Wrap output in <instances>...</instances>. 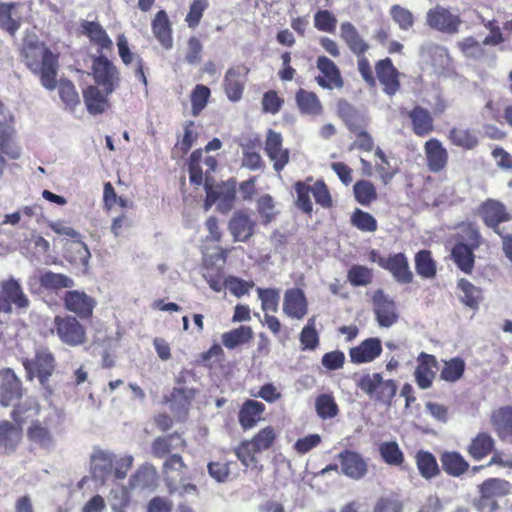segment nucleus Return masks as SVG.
<instances>
[{
	"mask_svg": "<svg viewBox=\"0 0 512 512\" xmlns=\"http://www.w3.org/2000/svg\"><path fill=\"white\" fill-rule=\"evenodd\" d=\"M20 58L45 89L53 91L56 88L59 55L53 53L44 42L25 40L20 49Z\"/></svg>",
	"mask_w": 512,
	"mask_h": 512,
	"instance_id": "obj_1",
	"label": "nucleus"
},
{
	"mask_svg": "<svg viewBox=\"0 0 512 512\" xmlns=\"http://www.w3.org/2000/svg\"><path fill=\"white\" fill-rule=\"evenodd\" d=\"M20 58L45 89L53 91L56 88L59 55L53 53L44 42L25 40L20 49Z\"/></svg>",
	"mask_w": 512,
	"mask_h": 512,
	"instance_id": "obj_2",
	"label": "nucleus"
},
{
	"mask_svg": "<svg viewBox=\"0 0 512 512\" xmlns=\"http://www.w3.org/2000/svg\"><path fill=\"white\" fill-rule=\"evenodd\" d=\"M20 58L45 89L53 91L56 88L59 55L53 53L44 42L25 40L20 49Z\"/></svg>",
	"mask_w": 512,
	"mask_h": 512,
	"instance_id": "obj_3",
	"label": "nucleus"
},
{
	"mask_svg": "<svg viewBox=\"0 0 512 512\" xmlns=\"http://www.w3.org/2000/svg\"><path fill=\"white\" fill-rule=\"evenodd\" d=\"M278 440V432L272 425L259 429L251 438L241 440L233 448V453L246 469L260 473L263 465L260 463L259 455L272 450Z\"/></svg>",
	"mask_w": 512,
	"mask_h": 512,
	"instance_id": "obj_4",
	"label": "nucleus"
},
{
	"mask_svg": "<svg viewBox=\"0 0 512 512\" xmlns=\"http://www.w3.org/2000/svg\"><path fill=\"white\" fill-rule=\"evenodd\" d=\"M206 167L203 176V184L206 192L204 210L208 211L214 204L221 213H228L236 200V182L234 180L222 181L216 185L211 183L210 174L215 171L218 162L215 157L207 156L204 159Z\"/></svg>",
	"mask_w": 512,
	"mask_h": 512,
	"instance_id": "obj_5",
	"label": "nucleus"
},
{
	"mask_svg": "<svg viewBox=\"0 0 512 512\" xmlns=\"http://www.w3.org/2000/svg\"><path fill=\"white\" fill-rule=\"evenodd\" d=\"M133 457L125 455L116 457L113 453L96 450L91 456L90 470L93 479L105 483L110 477L116 480L126 478L133 466Z\"/></svg>",
	"mask_w": 512,
	"mask_h": 512,
	"instance_id": "obj_6",
	"label": "nucleus"
},
{
	"mask_svg": "<svg viewBox=\"0 0 512 512\" xmlns=\"http://www.w3.org/2000/svg\"><path fill=\"white\" fill-rule=\"evenodd\" d=\"M161 473L169 494L184 496L197 492V486L191 483L189 467L180 453H174L164 460Z\"/></svg>",
	"mask_w": 512,
	"mask_h": 512,
	"instance_id": "obj_7",
	"label": "nucleus"
},
{
	"mask_svg": "<svg viewBox=\"0 0 512 512\" xmlns=\"http://www.w3.org/2000/svg\"><path fill=\"white\" fill-rule=\"evenodd\" d=\"M22 365L28 381L37 379L46 391L52 393L49 379L56 370V359L49 348L40 347L35 351L32 358L23 359Z\"/></svg>",
	"mask_w": 512,
	"mask_h": 512,
	"instance_id": "obj_8",
	"label": "nucleus"
},
{
	"mask_svg": "<svg viewBox=\"0 0 512 512\" xmlns=\"http://www.w3.org/2000/svg\"><path fill=\"white\" fill-rule=\"evenodd\" d=\"M478 497L473 505L479 512H495L499 509L498 499L511 493L512 485L501 478H488L477 486Z\"/></svg>",
	"mask_w": 512,
	"mask_h": 512,
	"instance_id": "obj_9",
	"label": "nucleus"
},
{
	"mask_svg": "<svg viewBox=\"0 0 512 512\" xmlns=\"http://www.w3.org/2000/svg\"><path fill=\"white\" fill-rule=\"evenodd\" d=\"M53 326V331L59 340L69 347H78L87 342L86 327L80 319L71 314L56 315Z\"/></svg>",
	"mask_w": 512,
	"mask_h": 512,
	"instance_id": "obj_10",
	"label": "nucleus"
},
{
	"mask_svg": "<svg viewBox=\"0 0 512 512\" xmlns=\"http://www.w3.org/2000/svg\"><path fill=\"white\" fill-rule=\"evenodd\" d=\"M356 387L369 397L375 398L384 404H391L397 393V384L394 380H384L381 373L364 374L356 381Z\"/></svg>",
	"mask_w": 512,
	"mask_h": 512,
	"instance_id": "obj_11",
	"label": "nucleus"
},
{
	"mask_svg": "<svg viewBox=\"0 0 512 512\" xmlns=\"http://www.w3.org/2000/svg\"><path fill=\"white\" fill-rule=\"evenodd\" d=\"M91 75L95 82L94 86L102 88L107 94H112L119 87V69L102 54L93 57Z\"/></svg>",
	"mask_w": 512,
	"mask_h": 512,
	"instance_id": "obj_12",
	"label": "nucleus"
},
{
	"mask_svg": "<svg viewBox=\"0 0 512 512\" xmlns=\"http://www.w3.org/2000/svg\"><path fill=\"white\" fill-rule=\"evenodd\" d=\"M478 213L484 225L500 237H503L504 232L500 225L512 220V214L505 204L492 198H488L480 204Z\"/></svg>",
	"mask_w": 512,
	"mask_h": 512,
	"instance_id": "obj_13",
	"label": "nucleus"
},
{
	"mask_svg": "<svg viewBox=\"0 0 512 512\" xmlns=\"http://www.w3.org/2000/svg\"><path fill=\"white\" fill-rule=\"evenodd\" d=\"M64 308L76 318L87 321L92 319L97 300L81 290H67L62 296Z\"/></svg>",
	"mask_w": 512,
	"mask_h": 512,
	"instance_id": "obj_14",
	"label": "nucleus"
},
{
	"mask_svg": "<svg viewBox=\"0 0 512 512\" xmlns=\"http://www.w3.org/2000/svg\"><path fill=\"white\" fill-rule=\"evenodd\" d=\"M399 112L402 118L408 120L409 127L415 136L425 138L434 132V117L427 108L416 104L411 109L400 108Z\"/></svg>",
	"mask_w": 512,
	"mask_h": 512,
	"instance_id": "obj_15",
	"label": "nucleus"
},
{
	"mask_svg": "<svg viewBox=\"0 0 512 512\" xmlns=\"http://www.w3.org/2000/svg\"><path fill=\"white\" fill-rule=\"evenodd\" d=\"M426 23L433 30L453 35L459 32L462 19L448 8L436 5L427 11Z\"/></svg>",
	"mask_w": 512,
	"mask_h": 512,
	"instance_id": "obj_16",
	"label": "nucleus"
},
{
	"mask_svg": "<svg viewBox=\"0 0 512 512\" xmlns=\"http://www.w3.org/2000/svg\"><path fill=\"white\" fill-rule=\"evenodd\" d=\"M250 68L245 64H237L227 69L223 79V90L231 102L241 100Z\"/></svg>",
	"mask_w": 512,
	"mask_h": 512,
	"instance_id": "obj_17",
	"label": "nucleus"
},
{
	"mask_svg": "<svg viewBox=\"0 0 512 512\" xmlns=\"http://www.w3.org/2000/svg\"><path fill=\"white\" fill-rule=\"evenodd\" d=\"M264 151L270 161L273 163V169L278 174L283 171L290 161V151L283 147V137L281 133L269 129L266 134Z\"/></svg>",
	"mask_w": 512,
	"mask_h": 512,
	"instance_id": "obj_18",
	"label": "nucleus"
},
{
	"mask_svg": "<svg viewBox=\"0 0 512 512\" xmlns=\"http://www.w3.org/2000/svg\"><path fill=\"white\" fill-rule=\"evenodd\" d=\"M373 312L381 327L389 328L399 319L396 303L382 289H378L372 296Z\"/></svg>",
	"mask_w": 512,
	"mask_h": 512,
	"instance_id": "obj_19",
	"label": "nucleus"
},
{
	"mask_svg": "<svg viewBox=\"0 0 512 512\" xmlns=\"http://www.w3.org/2000/svg\"><path fill=\"white\" fill-rule=\"evenodd\" d=\"M0 288V312L10 313L13 304L20 309L29 306L28 297L23 292L20 283L14 278L2 281Z\"/></svg>",
	"mask_w": 512,
	"mask_h": 512,
	"instance_id": "obj_20",
	"label": "nucleus"
},
{
	"mask_svg": "<svg viewBox=\"0 0 512 512\" xmlns=\"http://www.w3.org/2000/svg\"><path fill=\"white\" fill-rule=\"evenodd\" d=\"M375 77L382 86L383 92L389 96L395 95L401 88L400 72L389 57L375 63Z\"/></svg>",
	"mask_w": 512,
	"mask_h": 512,
	"instance_id": "obj_21",
	"label": "nucleus"
},
{
	"mask_svg": "<svg viewBox=\"0 0 512 512\" xmlns=\"http://www.w3.org/2000/svg\"><path fill=\"white\" fill-rule=\"evenodd\" d=\"M378 265L388 271L394 280L400 284H410L414 275L410 269L408 258L402 252L391 254L386 258H380Z\"/></svg>",
	"mask_w": 512,
	"mask_h": 512,
	"instance_id": "obj_22",
	"label": "nucleus"
},
{
	"mask_svg": "<svg viewBox=\"0 0 512 512\" xmlns=\"http://www.w3.org/2000/svg\"><path fill=\"white\" fill-rule=\"evenodd\" d=\"M187 448V442L178 432L156 437L151 443V454L157 459H166L174 453H180Z\"/></svg>",
	"mask_w": 512,
	"mask_h": 512,
	"instance_id": "obj_23",
	"label": "nucleus"
},
{
	"mask_svg": "<svg viewBox=\"0 0 512 512\" xmlns=\"http://www.w3.org/2000/svg\"><path fill=\"white\" fill-rule=\"evenodd\" d=\"M23 392L22 381L14 370L11 368L3 369L1 371L0 405L3 407L10 406L14 401L22 398Z\"/></svg>",
	"mask_w": 512,
	"mask_h": 512,
	"instance_id": "obj_24",
	"label": "nucleus"
},
{
	"mask_svg": "<svg viewBox=\"0 0 512 512\" xmlns=\"http://www.w3.org/2000/svg\"><path fill=\"white\" fill-rule=\"evenodd\" d=\"M316 67L320 71V75L315 78L317 84L324 88L332 90L340 89L344 85V81L338 66L327 56H319L316 60Z\"/></svg>",
	"mask_w": 512,
	"mask_h": 512,
	"instance_id": "obj_25",
	"label": "nucleus"
},
{
	"mask_svg": "<svg viewBox=\"0 0 512 512\" xmlns=\"http://www.w3.org/2000/svg\"><path fill=\"white\" fill-rule=\"evenodd\" d=\"M266 406L264 403L246 399L239 407L237 420L241 429L246 432L254 429L261 421L264 420Z\"/></svg>",
	"mask_w": 512,
	"mask_h": 512,
	"instance_id": "obj_26",
	"label": "nucleus"
},
{
	"mask_svg": "<svg viewBox=\"0 0 512 512\" xmlns=\"http://www.w3.org/2000/svg\"><path fill=\"white\" fill-rule=\"evenodd\" d=\"M221 147V140L219 138H213L207 143L204 149L199 148L191 153L188 161V173L189 180L192 185L201 186L203 184V176L205 174V170L202 169V164H204V159L207 157L203 156L204 151L210 152L219 150Z\"/></svg>",
	"mask_w": 512,
	"mask_h": 512,
	"instance_id": "obj_27",
	"label": "nucleus"
},
{
	"mask_svg": "<svg viewBox=\"0 0 512 512\" xmlns=\"http://www.w3.org/2000/svg\"><path fill=\"white\" fill-rule=\"evenodd\" d=\"M424 154L430 172L439 173L447 167L449 154L439 139L430 138L427 140L424 143Z\"/></svg>",
	"mask_w": 512,
	"mask_h": 512,
	"instance_id": "obj_28",
	"label": "nucleus"
},
{
	"mask_svg": "<svg viewBox=\"0 0 512 512\" xmlns=\"http://www.w3.org/2000/svg\"><path fill=\"white\" fill-rule=\"evenodd\" d=\"M437 368L438 361L434 355L426 352H421L418 355L414 377L420 389L425 390L432 386Z\"/></svg>",
	"mask_w": 512,
	"mask_h": 512,
	"instance_id": "obj_29",
	"label": "nucleus"
},
{
	"mask_svg": "<svg viewBox=\"0 0 512 512\" xmlns=\"http://www.w3.org/2000/svg\"><path fill=\"white\" fill-rule=\"evenodd\" d=\"M341 471L347 477L360 480L368 472V466L365 459L358 452L345 449L338 454Z\"/></svg>",
	"mask_w": 512,
	"mask_h": 512,
	"instance_id": "obj_30",
	"label": "nucleus"
},
{
	"mask_svg": "<svg viewBox=\"0 0 512 512\" xmlns=\"http://www.w3.org/2000/svg\"><path fill=\"white\" fill-rule=\"evenodd\" d=\"M256 221L244 211H237L228 222V229L235 242H247L255 233Z\"/></svg>",
	"mask_w": 512,
	"mask_h": 512,
	"instance_id": "obj_31",
	"label": "nucleus"
},
{
	"mask_svg": "<svg viewBox=\"0 0 512 512\" xmlns=\"http://www.w3.org/2000/svg\"><path fill=\"white\" fill-rule=\"evenodd\" d=\"M383 351L382 342L377 337L363 340L359 345L349 349L350 361L354 364L370 363L377 359Z\"/></svg>",
	"mask_w": 512,
	"mask_h": 512,
	"instance_id": "obj_32",
	"label": "nucleus"
},
{
	"mask_svg": "<svg viewBox=\"0 0 512 512\" xmlns=\"http://www.w3.org/2000/svg\"><path fill=\"white\" fill-rule=\"evenodd\" d=\"M283 311L292 319L301 320L306 316L308 312V301L302 289L295 287L285 291Z\"/></svg>",
	"mask_w": 512,
	"mask_h": 512,
	"instance_id": "obj_33",
	"label": "nucleus"
},
{
	"mask_svg": "<svg viewBox=\"0 0 512 512\" xmlns=\"http://www.w3.org/2000/svg\"><path fill=\"white\" fill-rule=\"evenodd\" d=\"M496 448V441L486 431H480L473 436L466 446V453L474 461H481L491 455Z\"/></svg>",
	"mask_w": 512,
	"mask_h": 512,
	"instance_id": "obj_34",
	"label": "nucleus"
},
{
	"mask_svg": "<svg viewBox=\"0 0 512 512\" xmlns=\"http://www.w3.org/2000/svg\"><path fill=\"white\" fill-rule=\"evenodd\" d=\"M151 29L155 39L165 50L173 47V29L168 14L165 10L156 12L151 21Z\"/></svg>",
	"mask_w": 512,
	"mask_h": 512,
	"instance_id": "obj_35",
	"label": "nucleus"
},
{
	"mask_svg": "<svg viewBox=\"0 0 512 512\" xmlns=\"http://www.w3.org/2000/svg\"><path fill=\"white\" fill-rule=\"evenodd\" d=\"M195 391L188 388H173L169 396L165 397V403H169L170 410L179 420L187 417L191 401Z\"/></svg>",
	"mask_w": 512,
	"mask_h": 512,
	"instance_id": "obj_36",
	"label": "nucleus"
},
{
	"mask_svg": "<svg viewBox=\"0 0 512 512\" xmlns=\"http://www.w3.org/2000/svg\"><path fill=\"white\" fill-rule=\"evenodd\" d=\"M23 429L21 426L8 420L0 421V452L11 454L16 451L22 441Z\"/></svg>",
	"mask_w": 512,
	"mask_h": 512,
	"instance_id": "obj_37",
	"label": "nucleus"
},
{
	"mask_svg": "<svg viewBox=\"0 0 512 512\" xmlns=\"http://www.w3.org/2000/svg\"><path fill=\"white\" fill-rule=\"evenodd\" d=\"M491 423L499 439L512 444V406H504L494 411Z\"/></svg>",
	"mask_w": 512,
	"mask_h": 512,
	"instance_id": "obj_38",
	"label": "nucleus"
},
{
	"mask_svg": "<svg viewBox=\"0 0 512 512\" xmlns=\"http://www.w3.org/2000/svg\"><path fill=\"white\" fill-rule=\"evenodd\" d=\"M110 94L100 90V87L89 85L83 91V99L87 111L91 115H99L104 113L110 108L109 97Z\"/></svg>",
	"mask_w": 512,
	"mask_h": 512,
	"instance_id": "obj_39",
	"label": "nucleus"
},
{
	"mask_svg": "<svg viewBox=\"0 0 512 512\" xmlns=\"http://www.w3.org/2000/svg\"><path fill=\"white\" fill-rule=\"evenodd\" d=\"M27 438L31 443L40 448L50 449L53 446L54 438L52 430L48 424V419L43 422L39 420L32 421L26 432Z\"/></svg>",
	"mask_w": 512,
	"mask_h": 512,
	"instance_id": "obj_40",
	"label": "nucleus"
},
{
	"mask_svg": "<svg viewBox=\"0 0 512 512\" xmlns=\"http://www.w3.org/2000/svg\"><path fill=\"white\" fill-rule=\"evenodd\" d=\"M340 36L350 51L356 56L364 55L369 49V45L364 41L351 22H343L341 24Z\"/></svg>",
	"mask_w": 512,
	"mask_h": 512,
	"instance_id": "obj_41",
	"label": "nucleus"
},
{
	"mask_svg": "<svg viewBox=\"0 0 512 512\" xmlns=\"http://www.w3.org/2000/svg\"><path fill=\"white\" fill-rule=\"evenodd\" d=\"M82 32L89 38L90 42L98 47L101 53L104 49L111 50L113 42L105 29L95 21H83L81 23Z\"/></svg>",
	"mask_w": 512,
	"mask_h": 512,
	"instance_id": "obj_42",
	"label": "nucleus"
},
{
	"mask_svg": "<svg viewBox=\"0 0 512 512\" xmlns=\"http://www.w3.org/2000/svg\"><path fill=\"white\" fill-rule=\"evenodd\" d=\"M21 156V148L12 139L11 133L0 127V178L6 169V158L17 160Z\"/></svg>",
	"mask_w": 512,
	"mask_h": 512,
	"instance_id": "obj_43",
	"label": "nucleus"
},
{
	"mask_svg": "<svg viewBox=\"0 0 512 512\" xmlns=\"http://www.w3.org/2000/svg\"><path fill=\"white\" fill-rule=\"evenodd\" d=\"M440 461L444 472L452 477H460L469 470V463L463 455L457 451H445L440 455Z\"/></svg>",
	"mask_w": 512,
	"mask_h": 512,
	"instance_id": "obj_44",
	"label": "nucleus"
},
{
	"mask_svg": "<svg viewBox=\"0 0 512 512\" xmlns=\"http://www.w3.org/2000/svg\"><path fill=\"white\" fill-rule=\"evenodd\" d=\"M475 248L464 242H457L451 250V258L455 265L465 274H471L475 266Z\"/></svg>",
	"mask_w": 512,
	"mask_h": 512,
	"instance_id": "obj_45",
	"label": "nucleus"
},
{
	"mask_svg": "<svg viewBox=\"0 0 512 512\" xmlns=\"http://www.w3.org/2000/svg\"><path fill=\"white\" fill-rule=\"evenodd\" d=\"M295 100L301 114L319 116L323 112V106L316 93L299 89L296 92Z\"/></svg>",
	"mask_w": 512,
	"mask_h": 512,
	"instance_id": "obj_46",
	"label": "nucleus"
},
{
	"mask_svg": "<svg viewBox=\"0 0 512 512\" xmlns=\"http://www.w3.org/2000/svg\"><path fill=\"white\" fill-rule=\"evenodd\" d=\"M158 474L156 468L151 464L140 466L129 479L131 489H150L157 484Z\"/></svg>",
	"mask_w": 512,
	"mask_h": 512,
	"instance_id": "obj_47",
	"label": "nucleus"
},
{
	"mask_svg": "<svg viewBox=\"0 0 512 512\" xmlns=\"http://www.w3.org/2000/svg\"><path fill=\"white\" fill-rule=\"evenodd\" d=\"M337 115L344 122L350 131H358L364 127L363 116L359 111L345 99L337 102Z\"/></svg>",
	"mask_w": 512,
	"mask_h": 512,
	"instance_id": "obj_48",
	"label": "nucleus"
},
{
	"mask_svg": "<svg viewBox=\"0 0 512 512\" xmlns=\"http://www.w3.org/2000/svg\"><path fill=\"white\" fill-rule=\"evenodd\" d=\"M19 3L0 2V28L14 36L21 26V17L16 12Z\"/></svg>",
	"mask_w": 512,
	"mask_h": 512,
	"instance_id": "obj_49",
	"label": "nucleus"
},
{
	"mask_svg": "<svg viewBox=\"0 0 512 512\" xmlns=\"http://www.w3.org/2000/svg\"><path fill=\"white\" fill-rule=\"evenodd\" d=\"M415 461L419 474L426 480L437 477L441 472L436 457L429 451L419 450Z\"/></svg>",
	"mask_w": 512,
	"mask_h": 512,
	"instance_id": "obj_50",
	"label": "nucleus"
},
{
	"mask_svg": "<svg viewBox=\"0 0 512 512\" xmlns=\"http://www.w3.org/2000/svg\"><path fill=\"white\" fill-rule=\"evenodd\" d=\"M448 139L451 144L464 150H473L479 144L476 133L469 128H451L448 134Z\"/></svg>",
	"mask_w": 512,
	"mask_h": 512,
	"instance_id": "obj_51",
	"label": "nucleus"
},
{
	"mask_svg": "<svg viewBox=\"0 0 512 512\" xmlns=\"http://www.w3.org/2000/svg\"><path fill=\"white\" fill-rule=\"evenodd\" d=\"M415 270L417 274L424 279H432L437 274V264L432 256V252L422 249L414 257Z\"/></svg>",
	"mask_w": 512,
	"mask_h": 512,
	"instance_id": "obj_52",
	"label": "nucleus"
},
{
	"mask_svg": "<svg viewBox=\"0 0 512 512\" xmlns=\"http://www.w3.org/2000/svg\"><path fill=\"white\" fill-rule=\"evenodd\" d=\"M442 363L443 365L439 374L441 380L448 383H455L464 376L466 363L461 357L456 356L449 360H443Z\"/></svg>",
	"mask_w": 512,
	"mask_h": 512,
	"instance_id": "obj_53",
	"label": "nucleus"
},
{
	"mask_svg": "<svg viewBox=\"0 0 512 512\" xmlns=\"http://www.w3.org/2000/svg\"><path fill=\"white\" fill-rule=\"evenodd\" d=\"M183 130V135L181 138L178 137L177 142L172 148L173 157H183L186 155L198 138V133L195 131V123L193 121L185 122Z\"/></svg>",
	"mask_w": 512,
	"mask_h": 512,
	"instance_id": "obj_54",
	"label": "nucleus"
},
{
	"mask_svg": "<svg viewBox=\"0 0 512 512\" xmlns=\"http://www.w3.org/2000/svg\"><path fill=\"white\" fill-rule=\"evenodd\" d=\"M457 288L462 293L460 296L461 302L473 310L478 309L482 301L481 289L465 278L458 280Z\"/></svg>",
	"mask_w": 512,
	"mask_h": 512,
	"instance_id": "obj_55",
	"label": "nucleus"
},
{
	"mask_svg": "<svg viewBox=\"0 0 512 512\" xmlns=\"http://www.w3.org/2000/svg\"><path fill=\"white\" fill-rule=\"evenodd\" d=\"M40 411V405L34 398H28L21 403H17L10 413V417L15 424L22 427V425L34 416H37Z\"/></svg>",
	"mask_w": 512,
	"mask_h": 512,
	"instance_id": "obj_56",
	"label": "nucleus"
},
{
	"mask_svg": "<svg viewBox=\"0 0 512 512\" xmlns=\"http://www.w3.org/2000/svg\"><path fill=\"white\" fill-rule=\"evenodd\" d=\"M253 338V330L250 326L242 325L238 328L225 332L221 336L223 345L227 349H235L236 347L249 343Z\"/></svg>",
	"mask_w": 512,
	"mask_h": 512,
	"instance_id": "obj_57",
	"label": "nucleus"
},
{
	"mask_svg": "<svg viewBox=\"0 0 512 512\" xmlns=\"http://www.w3.org/2000/svg\"><path fill=\"white\" fill-rule=\"evenodd\" d=\"M315 410L322 420L333 419L339 414V407L332 393L318 395L315 399Z\"/></svg>",
	"mask_w": 512,
	"mask_h": 512,
	"instance_id": "obj_58",
	"label": "nucleus"
},
{
	"mask_svg": "<svg viewBox=\"0 0 512 512\" xmlns=\"http://www.w3.org/2000/svg\"><path fill=\"white\" fill-rule=\"evenodd\" d=\"M355 200L362 206H370L377 200L375 185L370 180L361 179L353 185Z\"/></svg>",
	"mask_w": 512,
	"mask_h": 512,
	"instance_id": "obj_59",
	"label": "nucleus"
},
{
	"mask_svg": "<svg viewBox=\"0 0 512 512\" xmlns=\"http://www.w3.org/2000/svg\"><path fill=\"white\" fill-rule=\"evenodd\" d=\"M456 237L458 242H464L467 246L475 249H478L484 242L478 226L472 222L460 224Z\"/></svg>",
	"mask_w": 512,
	"mask_h": 512,
	"instance_id": "obj_60",
	"label": "nucleus"
},
{
	"mask_svg": "<svg viewBox=\"0 0 512 512\" xmlns=\"http://www.w3.org/2000/svg\"><path fill=\"white\" fill-rule=\"evenodd\" d=\"M58 87V94L64 104L66 110L75 111L76 107L80 105V96L76 90L75 85L70 80H60Z\"/></svg>",
	"mask_w": 512,
	"mask_h": 512,
	"instance_id": "obj_61",
	"label": "nucleus"
},
{
	"mask_svg": "<svg viewBox=\"0 0 512 512\" xmlns=\"http://www.w3.org/2000/svg\"><path fill=\"white\" fill-rule=\"evenodd\" d=\"M299 341L301 345V349L303 351L315 350L320 344L319 333L316 330L315 317H311L307 324L302 328Z\"/></svg>",
	"mask_w": 512,
	"mask_h": 512,
	"instance_id": "obj_62",
	"label": "nucleus"
},
{
	"mask_svg": "<svg viewBox=\"0 0 512 512\" xmlns=\"http://www.w3.org/2000/svg\"><path fill=\"white\" fill-rule=\"evenodd\" d=\"M351 225L362 232L373 233L378 229L376 218L369 212L356 208L351 214Z\"/></svg>",
	"mask_w": 512,
	"mask_h": 512,
	"instance_id": "obj_63",
	"label": "nucleus"
},
{
	"mask_svg": "<svg viewBox=\"0 0 512 512\" xmlns=\"http://www.w3.org/2000/svg\"><path fill=\"white\" fill-rule=\"evenodd\" d=\"M382 460L392 466H400L404 462V454L395 441L383 442L379 446Z\"/></svg>",
	"mask_w": 512,
	"mask_h": 512,
	"instance_id": "obj_64",
	"label": "nucleus"
}]
</instances>
